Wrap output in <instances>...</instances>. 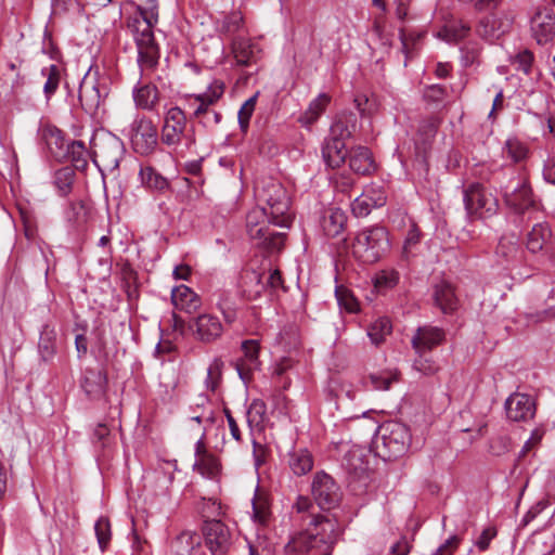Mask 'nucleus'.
Masks as SVG:
<instances>
[{"mask_svg":"<svg viewBox=\"0 0 555 555\" xmlns=\"http://www.w3.org/2000/svg\"><path fill=\"white\" fill-rule=\"evenodd\" d=\"M41 75L46 78L43 85L44 96L47 100H50L59 89L62 78L61 67L56 64H50L41 69Z\"/></svg>","mask_w":555,"mask_h":555,"instance_id":"ea45409f","label":"nucleus"},{"mask_svg":"<svg viewBox=\"0 0 555 555\" xmlns=\"http://www.w3.org/2000/svg\"><path fill=\"white\" fill-rule=\"evenodd\" d=\"M220 468L219 459L211 453L204 454L194 463V469L208 478H215L219 474Z\"/></svg>","mask_w":555,"mask_h":555,"instance_id":"79ce46f5","label":"nucleus"},{"mask_svg":"<svg viewBox=\"0 0 555 555\" xmlns=\"http://www.w3.org/2000/svg\"><path fill=\"white\" fill-rule=\"evenodd\" d=\"M364 454L361 449H352L344 457L345 467L354 475H361L366 470V464L363 460Z\"/></svg>","mask_w":555,"mask_h":555,"instance_id":"de8ad7c7","label":"nucleus"},{"mask_svg":"<svg viewBox=\"0 0 555 555\" xmlns=\"http://www.w3.org/2000/svg\"><path fill=\"white\" fill-rule=\"evenodd\" d=\"M503 152L514 163H521L529 156L528 146L516 138L506 140Z\"/></svg>","mask_w":555,"mask_h":555,"instance_id":"c03bdc74","label":"nucleus"},{"mask_svg":"<svg viewBox=\"0 0 555 555\" xmlns=\"http://www.w3.org/2000/svg\"><path fill=\"white\" fill-rule=\"evenodd\" d=\"M131 143L135 153L150 155L158 144V130L152 119L137 117L131 125Z\"/></svg>","mask_w":555,"mask_h":555,"instance_id":"9d476101","label":"nucleus"},{"mask_svg":"<svg viewBox=\"0 0 555 555\" xmlns=\"http://www.w3.org/2000/svg\"><path fill=\"white\" fill-rule=\"evenodd\" d=\"M390 332L391 324L389 319L379 318L370 325L367 330V336L370 337L372 344L378 346L384 341L385 337L390 334Z\"/></svg>","mask_w":555,"mask_h":555,"instance_id":"a18cd8bd","label":"nucleus"},{"mask_svg":"<svg viewBox=\"0 0 555 555\" xmlns=\"http://www.w3.org/2000/svg\"><path fill=\"white\" fill-rule=\"evenodd\" d=\"M109 93L106 77L87 74L79 86V101L83 111L92 117L104 114L105 100Z\"/></svg>","mask_w":555,"mask_h":555,"instance_id":"423d86ee","label":"nucleus"},{"mask_svg":"<svg viewBox=\"0 0 555 555\" xmlns=\"http://www.w3.org/2000/svg\"><path fill=\"white\" fill-rule=\"evenodd\" d=\"M253 514L255 520L266 524L270 517V509L266 499L255 498L253 500Z\"/></svg>","mask_w":555,"mask_h":555,"instance_id":"0e129e2a","label":"nucleus"},{"mask_svg":"<svg viewBox=\"0 0 555 555\" xmlns=\"http://www.w3.org/2000/svg\"><path fill=\"white\" fill-rule=\"evenodd\" d=\"M94 531L98 539L99 546L102 552H104L112 538V531H111V522L107 517H100L95 525H94Z\"/></svg>","mask_w":555,"mask_h":555,"instance_id":"603ef678","label":"nucleus"},{"mask_svg":"<svg viewBox=\"0 0 555 555\" xmlns=\"http://www.w3.org/2000/svg\"><path fill=\"white\" fill-rule=\"evenodd\" d=\"M434 300L443 313H452L457 308V297L454 287L449 282L442 281L434 287Z\"/></svg>","mask_w":555,"mask_h":555,"instance_id":"7c9ffc66","label":"nucleus"},{"mask_svg":"<svg viewBox=\"0 0 555 555\" xmlns=\"http://www.w3.org/2000/svg\"><path fill=\"white\" fill-rule=\"evenodd\" d=\"M257 196L261 205L254 207L246 215V232L250 241L259 248L275 253L282 250L286 234L270 228H289L294 214L291 210V197L286 189L278 181H270Z\"/></svg>","mask_w":555,"mask_h":555,"instance_id":"f257e3e1","label":"nucleus"},{"mask_svg":"<svg viewBox=\"0 0 555 555\" xmlns=\"http://www.w3.org/2000/svg\"><path fill=\"white\" fill-rule=\"evenodd\" d=\"M89 153L82 141H72L65 150V159L78 169L83 170L88 166Z\"/></svg>","mask_w":555,"mask_h":555,"instance_id":"4c0bfd02","label":"nucleus"},{"mask_svg":"<svg viewBox=\"0 0 555 555\" xmlns=\"http://www.w3.org/2000/svg\"><path fill=\"white\" fill-rule=\"evenodd\" d=\"M533 220L535 222L526 230L524 243L530 253L535 254L543 250L551 241L552 230L546 221H540L538 218Z\"/></svg>","mask_w":555,"mask_h":555,"instance_id":"4be33fe9","label":"nucleus"},{"mask_svg":"<svg viewBox=\"0 0 555 555\" xmlns=\"http://www.w3.org/2000/svg\"><path fill=\"white\" fill-rule=\"evenodd\" d=\"M202 530L205 544L212 555H227L229 553L233 539L227 525L219 519H206Z\"/></svg>","mask_w":555,"mask_h":555,"instance_id":"f8f14e48","label":"nucleus"},{"mask_svg":"<svg viewBox=\"0 0 555 555\" xmlns=\"http://www.w3.org/2000/svg\"><path fill=\"white\" fill-rule=\"evenodd\" d=\"M514 23L509 12L492 13L480 22L479 34L488 40H494L507 33Z\"/></svg>","mask_w":555,"mask_h":555,"instance_id":"6ab92c4d","label":"nucleus"},{"mask_svg":"<svg viewBox=\"0 0 555 555\" xmlns=\"http://www.w3.org/2000/svg\"><path fill=\"white\" fill-rule=\"evenodd\" d=\"M202 544V537L193 530H183L171 541L170 547L176 555H192Z\"/></svg>","mask_w":555,"mask_h":555,"instance_id":"2f4dec72","label":"nucleus"},{"mask_svg":"<svg viewBox=\"0 0 555 555\" xmlns=\"http://www.w3.org/2000/svg\"><path fill=\"white\" fill-rule=\"evenodd\" d=\"M90 144L96 166L107 170L118 168L124 153V144L119 138L109 132H99L93 134Z\"/></svg>","mask_w":555,"mask_h":555,"instance_id":"6e6552de","label":"nucleus"},{"mask_svg":"<svg viewBox=\"0 0 555 555\" xmlns=\"http://www.w3.org/2000/svg\"><path fill=\"white\" fill-rule=\"evenodd\" d=\"M222 361L220 359H215L207 370V377L205 379L206 388L210 391H215L219 383L221 380V370H222Z\"/></svg>","mask_w":555,"mask_h":555,"instance_id":"13d9d810","label":"nucleus"},{"mask_svg":"<svg viewBox=\"0 0 555 555\" xmlns=\"http://www.w3.org/2000/svg\"><path fill=\"white\" fill-rule=\"evenodd\" d=\"M371 385L376 390H388L392 383L398 380V376L391 372H382L369 376Z\"/></svg>","mask_w":555,"mask_h":555,"instance_id":"bf43d9fd","label":"nucleus"},{"mask_svg":"<svg viewBox=\"0 0 555 555\" xmlns=\"http://www.w3.org/2000/svg\"><path fill=\"white\" fill-rule=\"evenodd\" d=\"M152 73L140 72V79L132 89V99L138 109L157 113L162 99L160 91L154 82L145 79Z\"/></svg>","mask_w":555,"mask_h":555,"instance_id":"4468645a","label":"nucleus"},{"mask_svg":"<svg viewBox=\"0 0 555 555\" xmlns=\"http://www.w3.org/2000/svg\"><path fill=\"white\" fill-rule=\"evenodd\" d=\"M508 170L512 178L501 186L505 204L516 214L538 212L527 177L522 173L516 175L513 168Z\"/></svg>","mask_w":555,"mask_h":555,"instance_id":"0eeeda50","label":"nucleus"},{"mask_svg":"<svg viewBox=\"0 0 555 555\" xmlns=\"http://www.w3.org/2000/svg\"><path fill=\"white\" fill-rule=\"evenodd\" d=\"M157 0H145L137 7V13L128 18V28L134 40L137 63L142 74L155 72L159 65L160 48L154 36V27L158 23Z\"/></svg>","mask_w":555,"mask_h":555,"instance_id":"f03ea898","label":"nucleus"},{"mask_svg":"<svg viewBox=\"0 0 555 555\" xmlns=\"http://www.w3.org/2000/svg\"><path fill=\"white\" fill-rule=\"evenodd\" d=\"M533 61L534 55L528 49H524L511 57V64L514 65L517 70H521L526 75L530 74Z\"/></svg>","mask_w":555,"mask_h":555,"instance_id":"864d4df0","label":"nucleus"},{"mask_svg":"<svg viewBox=\"0 0 555 555\" xmlns=\"http://www.w3.org/2000/svg\"><path fill=\"white\" fill-rule=\"evenodd\" d=\"M422 240L421 230L413 223L406 232L404 243L402 246V257L404 259H410L415 256L416 249Z\"/></svg>","mask_w":555,"mask_h":555,"instance_id":"49530a36","label":"nucleus"},{"mask_svg":"<svg viewBox=\"0 0 555 555\" xmlns=\"http://www.w3.org/2000/svg\"><path fill=\"white\" fill-rule=\"evenodd\" d=\"M214 297L216 307L221 312L225 323H234L238 317L243 296L232 289H219L214 294Z\"/></svg>","mask_w":555,"mask_h":555,"instance_id":"412c9836","label":"nucleus"},{"mask_svg":"<svg viewBox=\"0 0 555 555\" xmlns=\"http://www.w3.org/2000/svg\"><path fill=\"white\" fill-rule=\"evenodd\" d=\"M171 301L175 308L194 313L202 305L199 296L186 285H179L171 292Z\"/></svg>","mask_w":555,"mask_h":555,"instance_id":"cd10ccee","label":"nucleus"},{"mask_svg":"<svg viewBox=\"0 0 555 555\" xmlns=\"http://www.w3.org/2000/svg\"><path fill=\"white\" fill-rule=\"evenodd\" d=\"M247 423L251 428L262 429L267 421V405L260 399H254L246 411Z\"/></svg>","mask_w":555,"mask_h":555,"instance_id":"a19ab883","label":"nucleus"},{"mask_svg":"<svg viewBox=\"0 0 555 555\" xmlns=\"http://www.w3.org/2000/svg\"><path fill=\"white\" fill-rule=\"evenodd\" d=\"M347 217L339 208H331L326 211L322 220V228L326 236H338L345 227Z\"/></svg>","mask_w":555,"mask_h":555,"instance_id":"72a5a7b5","label":"nucleus"},{"mask_svg":"<svg viewBox=\"0 0 555 555\" xmlns=\"http://www.w3.org/2000/svg\"><path fill=\"white\" fill-rule=\"evenodd\" d=\"M518 253V246L515 243L507 241L506 238H502L499 242L496 247V254L502 256L506 260H512L515 258Z\"/></svg>","mask_w":555,"mask_h":555,"instance_id":"774afa93","label":"nucleus"},{"mask_svg":"<svg viewBox=\"0 0 555 555\" xmlns=\"http://www.w3.org/2000/svg\"><path fill=\"white\" fill-rule=\"evenodd\" d=\"M242 296L248 300H255L267 289L264 274L254 269H246L241 276Z\"/></svg>","mask_w":555,"mask_h":555,"instance_id":"a878e982","label":"nucleus"},{"mask_svg":"<svg viewBox=\"0 0 555 555\" xmlns=\"http://www.w3.org/2000/svg\"><path fill=\"white\" fill-rule=\"evenodd\" d=\"M74 171L68 168H61L55 172L54 185L61 196H66L72 191Z\"/></svg>","mask_w":555,"mask_h":555,"instance_id":"8fccbe9b","label":"nucleus"},{"mask_svg":"<svg viewBox=\"0 0 555 555\" xmlns=\"http://www.w3.org/2000/svg\"><path fill=\"white\" fill-rule=\"evenodd\" d=\"M390 248L388 232L384 227H371L359 232L352 244L353 255L363 263L378 261Z\"/></svg>","mask_w":555,"mask_h":555,"instance_id":"39448f33","label":"nucleus"},{"mask_svg":"<svg viewBox=\"0 0 555 555\" xmlns=\"http://www.w3.org/2000/svg\"><path fill=\"white\" fill-rule=\"evenodd\" d=\"M38 351L41 360L51 361L56 353V332L53 327L44 325L38 343Z\"/></svg>","mask_w":555,"mask_h":555,"instance_id":"f704fd0d","label":"nucleus"},{"mask_svg":"<svg viewBox=\"0 0 555 555\" xmlns=\"http://www.w3.org/2000/svg\"><path fill=\"white\" fill-rule=\"evenodd\" d=\"M244 357L235 362V370L240 378L245 383H249L254 371L260 366L259 351L260 345L258 340L248 339L242 343Z\"/></svg>","mask_w":555,"mask_h":555,"instance_id":"dca6fc26","label":"nucleus"},{"mask_svg":"<svg viewBox=\"0 0 555 555\" xmlns=\"http://www.w3.org/2000/svg\"><path fill=\"white\" fill-rule=\"evenodd\" d=\"M260 50L249 39L240 35L231 39V53L237 66H251L257 63Z\"/></svg>","mask_w":555,"mask_h":555,"instance_id":"b1692460","label":"nucleus"},{"mask_svg":"<svg viewBox=\"0 0 555 555\" xmlns=\"http://www.w3.org/2000/svg\"><path fill=\"white\" fill-rule=\"evenodd\" d=\"M399 282V272L395 269L379 271L375 278L376 287L392 288Z\"/></svg>","mask_w":555,"mask_h":555,"instance_id":"e2e57ef3","label":"nucleus"},{"mask_svg":"<svg viewBox=\"0 0 555 555\" xmlns=\"http://www.w3.org/2000/svg\"><path fill=\"white\" fill-rule=\"evenodd\" d=\"M244 29V17L241 12L235 11L223 17L219 26L221 34L230 37H236Z\"/></svg>","mask_w":555,"mask_h":555,"instance_id":"37998d69","label":"nucleus"},{"mask_svg":"<svg viewBox=\"0 0 555 555\" xmlns=\"http://www.w3.org/2000/svg\"><path fill=\"white\" fill-rule=\"evenodd\" d=\"M447 94L446 87L441 85H430L425 87L423 99L426 103L438 106L444 101Z\"/></svg>","mask_w":555,"mask_h":555,"instance_id":"4d7b16f0","label":"nucleus"},{"mask_svg":"<svg viewBox=\"0 0 555 555\" xmlns=\"http://www.w3.org/2000/svg\"><path fill=\"white\" fill-rule=\"evenodd\" d=\"M335 296L339 307L349 313L359 311V301L348 288L344 286H336Z\"/></svg>","mask_w":555,"mask_h":555,"instance_id":"09e8293b","label":"nucleus"},{"mask_svg":"<svg viewBox=\"0 0 555 555\" xmlns=\"http://www.w3.org/2000/svg\"><path fill=\"white\" fill-rule=\"evenodd\" d=\"M186 117L184 112L178 107H170L164 117L162 128V142L168 146H176L186 138Z\"/></svg>","mask_w":555,"mask_h":555,"instance_id":"ddd939ff","label":"nucleus"},{"mask_svg":"<svg viewBox=\"0 0 555 555\" xmlns=\"http://www.w3.org/2000/svg\"><path fill=\"white\" fill-rule=\"evenodd\" d=\"M42 140L50 155L57 162L65 159V150L69 142L65 140L63 132L54 126H46L41 130Z\"/></svg>","mask_w":555,"mask_h":555,"instance_id":"393cba45","label":"nucleus"},{"mask_svg":"<svg viewBox=\"0 0 555 555\" xmlns=\"http://www.w3.org/2000/svg\"><path fill=\"white\" fill-rule=\"evenodd\" d=\"M440 125V119L436 116H429L423 119L418 126V132L426 139L434 138Z\"/></svg>","mask_w":555,"mask_h":555,"instance_id":"69168bd1","label":"nucleus"},{"mask_svg":"<svg viewBox=\"0 0 555 555\" xmlns=\"http://www.w3.org/2000/svg\"><path fill=\"white\" fill-rule=\"evenodd\" d=\"M410 443L409 427L398 421H388L378 426L373 441L376 454L388 461L403 455Z\"/></svg>","mask_w":555,"mask_h":555,"instance_id":"20e7f679","label":"nucleus"},{"mask_svg":"<svg viewBox=\"0 0 555 555\" xmlns=\"http://www.w3.org/2000/svg\"><path fill=\"white\" fill-rule=\"evenodd\" d=\"M349 167L353 172L362 176L371 175L376 169L373 155L365 146H358L351 151Z\"/></svg>","mask_w":555,"mask_h":555,"instance_id":"c756f323","label":"nucleus"},{"mask_svg":"<svg viewBox=\"0 0 555 555\" xmlns=\"http://www.w3.org/2000/svg\"><path fill=\"white\" fill-rule=\"evenodd\" d=\"M258 93L250 96L248 100L244 102L238 111V124L242 131L246 132L249 126L250 117L256 107Z\"/></svg>","mask_w":555,"mask_h":555,"instance_id":"5fc2aeb1","label":"nucleus"},{"mask_svg":"<svg viewBox=\"0 0 555 555\" xmlns=\"http://www.w3.org/2000/svg\"><path fill=\"white\" fill-rule=\"evenodd\" d=\"M191 328L194 330L197 339L204 343H210L219 338L223 332L222 324L218 317L210 313L199 314Z\"/></svg>","mask_w":555,"mask_h":555,"instance_id":"5701e85b","label":"nucleus"},{"mask_svg":"<svg viewBox=\"0 0 555 555\" xmlns=\"http://www.w3.org/2000/svg\"><path fill=\"white\" fill-rule=\"evenodd\" d=\"M288 465L295 475L302 476L312 469L313 459L306 449L294 450L289 453Z\"/></svg>","mask_w":555,"mask_h":555,"instance_id":"c9c22d12","label":"nucleus"},{"mask_svg":"<svg viewBox=\"0 0 555 555\" xmlns=\"http://www.w3.org/2000/svg\"><path fill=\"white\" fill-rule=\"evenodd\" d=\"M311 493L321 509L330 511L336 507L341 499L339 486L326 473L319 472L314 475Z\"/></svg>","mask_w":555,"mask_h":555,"instance_id":"9b49d317","label":"nucleus"},{"mask_svg":"<svg viewBox=\"0 0 555 555\" xmlns=\"http://www.w3.org/2000/svg\"><path fill=\"white\" fill-rule=\"evenodd\" d=\"M358 129V118L352 112H344L339 114L331 127L332 135L349 139Z\"/></svg>","mask_w":555,"mask_h":555,"instance_id":"473e14b6","label":"nucleus"},{"mask_svg":"<svg viewBox=\"0 0 555 555\" xmlns=\"http://www.w3.org/2000/svg\"><path fill=\"white\" fill-rule=\"evenodd\" d=\"M106 384V374L93 369H86L80 380V387L91 399L102 397L105 393Z\"/></svg>","mask_w":555,"mask_h":555,"instance_id":"bb28decb","label":"nucleus"},{"mask_svg":"<svg viewBox=\"0 0 555 555\" xmlns=\"http://www.w3.org/2000/svg\"><path fill=\"white\" fill-rule=\"evenodd\" d=\"M330 101H331V98L327 94H325V93L319 94L318 98H315L313 101H311L308 108L299 117V121L304 126L310 127L312 124H314L318 120V118L321 116V114L325 111Z\"/></svg>","mask_w":555,"mask_h":555,"instance_id":"e433bc0d","label":"nucleus"},{"mask_svg":"<svg viewBox=\"0 0 555 555\" xmlns=\"http://www.w3.org/2000/svg\"><path fill=\"white\" fill-rule=\"evenodd\" d=\"M480 46L476 42H468L461 49V62L465 67H469L479 62Z\"/></svg>","mask_w":555,"mask_h":555,"instance_id":"052dcab7","label":"nucleus"},{"mask_svg":"<svg viewBox=\"0 0 555 555\" xmlns=\"http://www.w3.org/2000/svg\"><path fill=\"white\" fill-rule=\"evenodd\" d=\"M446 333L442 328L431 325L421 326L416 330L411 344L416 353L428 352L444 341Z\"/></svg>","mask_w":555,"mask_h":555,"instance_id":"aec40b11","label":"nucleus"},{"mask_svg":"<svg viewBox=\"0 0 555 555\" xmlns=\"http://www.w3.org/2000/svg\"><path fill=\"white\" fill-rule=\"evenodd\" d=\"M223 92V83L214 81L207 91L196 95H188L186 101L189 106L194 108V116L201 120L205 118L210 107L222 96Z\"/></svg>","mask_w":555,"mask_h":555,"instance_id":"f3484780","label":"nucleus"},{"mask_svg":"<svg viewBox=\"0 0 555 555\" xmlns=\"http://www.w3.org/2000/svg\"><path fill=\"white\" fill-rule=\"evenodd\" d=\"M464 204L468 217L473 220L490 218L496 214V197L482 184L475 182L464 190Z\"/></svg>","mask_w":555,"mask_h":555,"instance_id":"1a4fd4ad","label":"nucleus"},{"mask_svg":"<svg viewBox=\"0 0 555 555\" xmlns=\"http://www.w3.org/2000/svg\"><path fill=\"white\" fill-rule=\"evenodd\" d=\"M373 209V204H370L366 199V195H359L354 198L351 204V210L356 217H365Z\"/></svg>","mask_w":555,"mask_h":555,"instance_id":"338daca9","label":"nucleus"},{"mask_svg":"<svg viewBox=\"0 0 555 555\" xmlns=\"http://www.w3.org/2000/svg\"><path fill=\"white\" fill-rule=\"evenodd\" d=\"M426 353L427 352L417 353L413 362V367L423 375L430 376L439 371V366L431 358L427 357Z\"/></svg>","mask_w":555,"mask_h":555,"instance_id":"6e6d98bb","label":"nucleus"},{"mask_svg":"<svg viewBox=\"0 0 555 555\" xmlns=\"http://www.w3.org/2000/svg\"><path fill=\"white\" fill-rule=\"evenodd\" d=\"M141 182L151 190L163 192L168 189L169 182L152 167H142L139 172Z\"/></svg>","mask_w":555,"mask_h":555,"instance_id":"58836bf2","label":"nucleus"},{"mask_svg":"<svg viewBox=\"0 0 555 555\" xmlns=\"http://www.w3.org/2000/svg\"><path fill=\"white\" fill-rule=\"evenodd\" d=\"M469 30V25L462 21H457L447 24L443 27V29L439 33V36H442L444 39L449 41H457L460 39H463L468 34Z\"/></svg>","mask_w":555,"mask_h":555,"instance_id":"3c124183","label":"nucleus"},{"mask_svg":"<svg viewBox=\"0 0 555 555\" xmlns=\"http://www.w3.org/2000/svg\"><path fill=\"white\" fill-rule=\"evenodd\" d=\"M337 535L338 525L334 518L311 514L308 527L289 541L288 547L298 554L332 555Z\"/></svg>","mask_w":555,"mask_h":555,"instance_id":"7ed1b4c3","label":"nucleus"},{"mask_svg":"<svg viewBox=\"0 0 555 555\" xmlns=\"http://www.w3.org/2000/svg\"><path fill=\"white\" fill-rule=\"evenodd\" d=\"M322 156L328 167L333 169L340 167L347 157L345 140L332 135L323 144Z\"/></svg>","mask_w":555,"mask_h":555,"instance_id":"c85d7f7f","label":"nucleus"},{"mask_svg":"<svg viewBox=\"0 0 555 555\" xmlns=\"http://www.w3.org/2000/svg\"><path fill=\"white\" fill-rule=\"evenodd\" d=\"M66 218L68 221L80 225L86 222L87 207L82 202H73L66 210Z\"/></svg>","mask_w":555,"mask_h":555,"instance_id":"680f3d73","label":"nucleus"},{"mask_svg":"<svg viewBox=\"0 0 555 555\" xmlns=\"http://www.w3.org/2000/svg\"><path fill=\"white\" fill-rule=\"evenodd\" d=\"M505 411L508 420L526 422L534 416L535 404L530 396L515 392L506 399Z\"/></svg>","mask_w":555,"mask_h":555,"instance_id":"a211bd4d","label":"nucleus"},{"mask_svg":"<svg viewBox=\"0 0 555 555\" xmlns=\"http://www.w3.org/2000/svg\"><path fill=\"white\" fill-rule=\"evenodd\" d=\"M532 37L539 44H545L555 39V13L550 8L539 9L530 21Z\"/></svg>","mask_w":555,"mask_h":555,"instance_id":"2eb2a0df","label":"nucleus"}]
</instances>
